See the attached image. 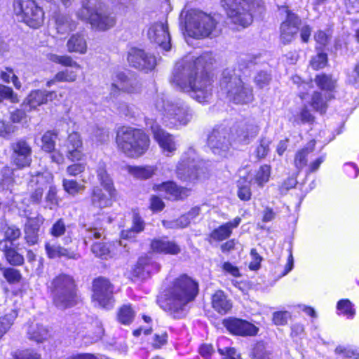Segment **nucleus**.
Returning a JSON list of instances; mask_svg holds the SVG:
<instances>
[{
  "label": "nucleus",
  "instance_id": "nucleus-1",
  "mask_svg": "<svg viewBox=\"0 0 359 359\" xmlns=\"http://www.w3.org/2000/svg\"><path fill=\"white\" fill-rule=\"evenodd\" d=\"M208 55L197 58H185L177 62L170 82L200 103L208 102L212 97V79L205 69Z\"/></svg>",
  "mask_w": 359,
  "mask_h": 359
},
{
  "label": "nucleus",
  "instance_id": "nucleus-2",
  "mask_svg": "<svg viewBox=\"0 0 359 359\" xmlns=\"http://www.w3.org/2000/svg\"><path fill=\"white\" fill-rule=\"evenodd\" d=\"M197 293L198 284L187 275H182L173 281L160 306L173 318H182L187 314V304Z\"/></svg>",
  "mask_w": 359,
  "mask_h": 359
},
{
  "label": "nucleus",
  "instance_id": "nucleus-3",
  "mask_svg": "<svg viewBox=\"0 0 359 359\" xmlns=\"http://www.w3.org/2000/svg\"><path fill=\"white\" fill-rule=\"evenodd\" d=\"M47 287L57 309L65 310L77 304L78 288L72 276L61 273L48 282Z\"/></svg>",
  "mask_w": 359,
  "mask_h": 359
},
{
  "label": "nucleus",
  "instance_id": "nucleus-4",
  "mask_svg": "<svg viewBox=\"0 0 359 359\" xmlns=\"http://www.w3.org/2000/svg\"><path fill=\"white\" fill-rule=\"evenodd\" d=\"M215 16L201 11L191 9L186 15L185 27L188 34L194 38L215 37L221 32Z\"/></svg>",
  "mask_w": 359,
  "mask_h": 359
},
{
  "label": "nucleus",
  "instance_id": "nucleus-5",
  "mask_svg": "<svg viewBox=\"0 0 359 359\" xmlns=\"http://www.w3.org/2000/svg\"><path fill=\"white\" fill-rule=\"evenodd\" d=\"M220 90L229 101L235 104H248L253 100L252 88L245 83L241 75L233 69H225L220 80Z\"/></svg>",
  "mask_w": 359,
  "mask_h": 359
},
{
  "label": "nucleus",
  "instance_id": "nucleus-6",
  "mask_svg": "<svg viewBox=\"0 0 359 359\" xmlns=\"http://www.w3.org/2000/svg\"><path fill=\"white\" fill-rule=\"evenodd\" d=\"M154 107L160 113L163 123L170 127L177 123L185 126L194 116L193 110L182 101L173 103L166 101L163 96H158L155 100Z\"/></svg>",
  "mask_w": 359,
  "mask_h": 359
},
{
  "label": "nucleus",
  "instance_id": "nucleus-7",
  "mask_svg": "<svg viewBox=\"0 0 359 359\" xmlns=\"http://www.w3.org/2000/svg\"><path fill=\"white\" fill-rule=\"evenodd\" d=\"M149 137L142 130L131 128H122L116 136L119 149L130 157H139L144 154L149 146Z\"/></svg>",
  "mask_w": 359,
  "mask_h": 359
},
{
  "label": "nucleus",
  "instance_id": "nucleus-8",
  "mask_svg": "<svg viewBox=\"0 0 359 359\" xmlns=\"http://www.w3.org/2000/svg\"><path fill=\"white\" fill-rule=\"evenodd\" d=\"M13 11L18 20L32 28L43 23L44 12L34 0H13Z\"/></svg>",
  "mask_w": 359,
  "mask_h": 359
},
{
  "label": "nucleus",
  "instance_id": "nucleus-9",
  "mask_svg": "<svg viewBox=\"0 0 359 359\" xmlns=\"http://www.w3.org/2000/svg\"><path fill=\"white\" fill-rule=\"evenodd\" d=\"M222 3L233 24L246 27L252 23L255 6L252 0H222Z\"/></svg>",
  "mask_w": 359,
  "mask_h": 359
},
{
  "label": "nucleus",
  "instance_id": "nucleus-10",
  "mask_svg": "<svg viewBox=\"0 0 359 359\" xmlns=\"http://www.w3.org/2000/svg\"><path fill=\"white\" fill-rule=\"evenodd\" d=\"M279 13L283 19L280 26V40L282 43L286 45L295 38L299 30L302 20L297 14L286 6L280 7Z\"/></svg>",
  "mask_w": 359,
  "mask_h": 359
},
{
  "label": "nucleus",
  "instance_id": "nucleus-11",
  "mask_svg": "<svg viewBox=\"0 0 359 359\" xmlns=\"http://www.w3.org/2000/svg\"><path fill=\"white\" fill-rule=\"evenodd\" d=\"M231 130L219 126L212 130L208 138V145L212 152L219 157H226L232 145Z\"/></svg>",
  "mask_w": 359,
  "mask_h": 359
},
{
  "label": "nucleus",
  "instance_id": "nucleus-12",
  "mask_svg": "<svg viewBox=\"0 0 359 359\" xmlns=\"http://www.w3.org/2000/svg\"><path fill=\"white\" fill-rule=\"evenodd\" d=\"M92 299L95 304L106 309H111L114 304V287L109 279L98 277L93 282Z\"/></svg>",
  "mask_w": 359,
  "mask_h": 359
},
{
  "label": "nucleus",
  "instance_id": "nucleus-13",
  "mask_svg": "<svg viewBox=\"0 0 359 359\" xmlns=\"http://www.w3.org/2000/svg\"><path fill=\"white\" fill-rule=\"evenodd\" d=\"M199 164L194 149H189L182 155L178 163L176 169L177 177L184 182L196 180L198 177Z\"/></svg>",
  "mask_w": 359,
  "mask_h": 359
},
{
  "label": "nucleus",
  "instance_id": "nucleus-14",
  "mask_svg": "<svg viewBox=\"0 0 359 359\" xmlns=\"http://www.w3.org/2000/svg\"><path fill=\"white\" fill-rule=\"evenodd\" d=\"M110 95L116 97L121 92L129 94L137 93L141 90V83L132 73L117 72L111 79Z\"/></svg>",
  "mask_w": 359,
  "mask_h": 359
},
{
  "label": "nucleus",
  "instance_id": "nucleus-15",
  "mask_svg": "<svg viewBox=\"0 0 359 359\" xmlns=\"http://www.w3.org/2000/svg\"><path fill=\"white\" fill-rule=\"evenodd\" d=\"M150 129L162 153L166 156H172L177 149L174 136L161 128L156 122L151 123Z\"/></svg>",
  "mask_w": 359,
  "mask_h": 359
},
{
  "label": "nucleus",
  "instance_id": "nucleus-16",
  "mask_svg": "<svg viewBox=\"0 0 359 359\" xmlns=\"http://www.w3.org/2000/svg\"><path fill=\"white\" fill-rule=\"evenodd\" d=\"M50 173L37 172L32 175L28 182V189L30 190L29 200L34 204H39L41 201L43 191L52 180Z\"/></svg>",
  "mask_w": 359,
  "mask_h": 359
},
{
  "label": "nucleus",
  "instance_id": "nucleus-17",
  "mask_svg": "<svg viewBox=\"0 0 359 359\" xmlns=\"http://www.w3.org/2000/svg\"><path fill=\"white\" fill-rule=\"evenodd\" d=\"M128 61L135 69L145 72L153 70L156 65V59L153 55L138 48L129 51Z\"/></svg>",
  "mask_w": 359,
  "mask_h": 359
},
{
  "label": "nucleus",
  "instance_id": "nucleus-18",
  "mask_svg": "<svg viewBox=\"0 0 359 359\" xmlns=\"http://www.w3.org/2000/svg\"><path fill=\"white\" fill-rule=\"evenodd\" d=\"M229 129L231 130L232 140L241 144H248L259 132L257 126L250 121L238 123Z\"/></svg>",
  "mask_w": 359,
  "mask_h": 359
},
{
  "label": "nucleus",
  "instance_id": "nucleus-19",
  "mask_svg": "<svg viewBox=\"0 0 359 359\" xmlns=\"http://www.w3.org/2000/svg\"><path fill=\"white\" fill-rule=\"evenodd\" d=\"M149 40L158 44L163 50H170V36L166 23L156 22L152 25L148 30Z\"/></svg>",
  "mask_w": 359,
  "mask_h": 359
},
{
  "label": "nucleus",
  "instance_id": "nucleus-20",
  "mask_svg": "<svg viewBox=\"0 0 359 359\" xmlns=\"http://www.w3.org/2000/svg\"><path fill=\"white\" fill-rule=\"evenodd\" d=\"M63 147L65 149L66 157L71 161H79L84 156L83 141L77 132H73L68 135Z\"/></svg>",
  "mask_w": 359,
  "mask_h": 359
},
{
  "label": "nucleus",
  "instance_id": "nucleus-21",
  "mask_svg": "<svg viewBox=\"0 0 359 359\" xmlns=\"http://www.w3.org/2000/svg\"><path fill=\"white\" fill-rule=\"evenodd\" d=\"M13 150L12 159L18 168H24L30 165L32 159V148L24 140H19L11 144Z\"/></svg>",
  "mask_w": 359,
  "mask_h": 359
},
{
  "label": "nucleus",
  "instance_id": "nucleus-22",
  "mask_svg": "<svg viewBox=\"0 0 359 359\" xmlns=\"http://www.w3.org/2000/svg\"><path fill=\"white\" fill-rule=\"evenodd\" d=\"M224 326L236 335L253 336L257 334L258 328L253 324L239 318H229L224 320Z\"/></svg>",
  "mask_w": 359,
  "mask_h": 359
},
{
  "label": "nucleus",
  "instance_id": "nucleus-23",
  "mask_svg": "<svg viewBox=\"0 0 359 359\" xmlns=\"http://www.w3.org/2000/svg\"><path fill=\"white\" fill-rule=\"evenodd\" d=\"M55 97L56 94L54 91L32 90L22 104V107H28L31 111L35 109L38 106L47 103L49 100H53Z\"/></svg>",
  "mask_w": 359,
  "mask_h": 359
},
{
  "label": "nucleus",
  "instance_id": "nucleus-24",
  "mask_svg": "<svg viewBox=\"0 0 359 359\" xmlns=\"http://www.w3.org/2000/svg\"><path fill=\"white\" fill-rule=\"evenodd\" d=\"M160 269L161 265L158 263L148 257H141L133 269V274L137 278L146 279L151 273L158 272Z\"/></svg>",
  "mask_w": 359,
  "mask_h": 359
},
{
  "label": "nucleus",
  "instance_id": "nucleus-25",
  "mask_svg": "<svg viewBox=\"0 0 359 359\" xmlns=\"http://www.w3.org/2000/svg\"><path fill=\"white\" fill-rule=\"evenodd\" d=\"M116 191L114 189V193H104V191L99 187H94L92 189L90 194L91 205L94 208L103 209L110 207L113 203V198L116 197Z\"/></svg>",
  "mask_w": 359,
  "mask_h": 359
},
{
  "label": "nucleus",
  "instance_id": "nucleus-26",
  "mask_svg": "<svg viewBox=\"0 0 359 359\" xmlns=\"http://www.w3.org/2000/svg\"><path fill=\"white\" fill-rule=\"evenodd\" d=\"M151 249L157 253L176 255L180 253L181 248L175 241L165 238H156L151 242Z\"/></svg>",
  "mask_w": 359,
  "mask_h": 359
},
{
  "label": "nucleus",
  "instance_id": "nucleus-27",
  "mask_svg": "<svg viewBox=\"0 0 359 359\" xmlns=\"http://www.w3.org/2000/svg\"><path fill=\"white\" fill-rule=\"evenodd\" d=\"M45 250L47 256L50 259L65 257L69 259H79L81 256L77 252L71 248H66L60 245H51L49 243L45 244Z\"/></svg>",
  "mask_w": 359,
  "mask_h": 359
},
{
  "label": "nucleus",
  "instance_id": "nucleus-28",
  "mask_svg": "<svg viewBox=\"0 0 359 359\" xmlns=\"http://www.w3.org/2000/svg\"><path fill=\"white\" fill-rule=\"evenodd\" d=\"M0 251L4 253L6 260L11 266H18L24 264L23 255L17 251L14 245H11V243L6 241L0 242Z\"/></svg>",
  "mask_w": 359,
  "mask_h": 359
},
{
  "label": "nucleus",
  "instance_id": "nucleus-29",
  "mask_svg": "<svg viewBox=\"0 0 359 359\" xmlns=\"http://www.w3.org/2000/svg\"><path fill=\"white\" fill-rule=\"evenodd\" d=\"M241 219L237 217L233 221L219 226L211 232L210 237L214 241H217L228 238L232 233V229L237 227L241 223Z\"/></svg>",
  "mask_w": 359,
  "mask_h": 359
},
{
  "label": "nucleus",
  "instance_id": "nucleus-30",
  "mask_svg": "<svg viewBox=\"0 0 359 359\" xmlns=\"http://www.w3.org/2000/svg\"><path fill=\"white\" fill-rule=\"evenodd\" d=\"M212 306L219 313L226 314L231 310L232 303L223 291L217 290L212 297Z\"/></svg>",
  "mask_w": 359,
  "mask_h": 359
},
{
  "label": "nucleus",
  "instance_id": "nucleus-31",
  "mask_svg": "<svg viewBox=\"0 0 359 359\" xmlns=\"http://www.w3.org/2000/svg\"><path fill=\"white\" fill-rule=\"evenodd\" d=\"M156 189L160 191H165L174 199H181L187 196L189 189L178 187L175 182L168 181L156 186Z\"/></svg>",
  "mask_w": 359,
  "mask_h": 359
},
{
  "label": "nucleus",
  "instance_id": "nucleus-32",
  "mask_svg": "<svg viewBox=\"0 0 359 359\" xmlns=\"http://www.w3.org/2000/svg\"><path fill=\"white\" fill-rule=\"evenodd\" d=\"M332 97L331 93L323 94L320 92L315 91L311 96L310 104L314 110L323 114L326 111L327 101L330 100Z\"/></svg>",
  "mask_w": 359,
  "mask_h": 359
},
{
  "label": "nucleus",
  "instance_id": "nucleus-33",
  "mask_svg": "<svg viewBox=\"0 0 359 359\" xmlns=\"http://www.w3.org/2000/svg\"><path fill=\"white\" fill-rule=\"evenodd\" d=\"M314 147L315 141H311L306 147L296 152L294 165L298 172H300L307 165V156L313 151Z\"/></svg>",
  "mask_w": 359,
  "mask_h": 359
},
{
  "label": "nucleus",
  "instance_id": "nucleus-34",
  "mask_svg": "<svg viewBox=\"0 0 359 359\" xmlns=\"http://www.w3.org/2000/svg\"><path fill=\"white\" fill-rule=\"evenodd\" d=\"M67 47L69 52L84 54L87 50L86 41L83 34H73L67 41Z\"/></svg>",
  "mask_w": 359,
  "mask_h": 359
},
{
  "label": "nucleus",
  "instance_id": "nucleus-35",
  "mask_svg": "<svg viewBox=\"0 0 359 359\" xmlns=\"http://www.w3.org/2000/svg\"><path fill=\"white\" fill-rule=\"evenodd\" d=\"M97 179L106 192L112 194L114 193V184L110 176L106 170V165L104 163H100L97 169Z\"/></svg>",
  "mask_w": 359,
  "mask_h": 359
},
{
  "label": "nucleus",
  "instance_id": "nucleus-36",
  "mask_svg": "<svg viewBox=\"0 0 359 359\" xmlns=\"http://www.w3.org/2000/svg\"><path fill=\"white\" fill-rule=\"evenodd\" d=\"M28 338L38 343L46 340L49 337L46 327L39 324L31 325L27 330Z\"/></svg>",
  "mask_w": 359,
  "mask_h": 359
},
{
  "label": "nucleus",
  "instance_id": "nucleus-37",
  "mask_svg": "<svg viewBox=\"0 0 359 359\" xmlns=\"http://www.w3.org/2000/svg\"><path fill=\"white\" fill-rule=\"evenodd\" d=\"M128 172L135 177L140 180H146L152 177L156 170V168L151 165L127 167Z\"/></svg>",
  "mask_w": 359,
  "mask_h": 359
},
{
  "label": "nucleus",
  "instance_id": "nucleus-38",
  "mask_svg": "<svg viewBox=\"0 0 359 359\" xmlns=\"http://www.w3.org/2000/svg\"><path fill=\"white\" fill-rule=\"evenodd\" d=\"M56 29L61 34H65L76 29V24L68 15L58 14L55 18Z\"/></svg>",
  "mask_w": 359,
  "mask_h": 359
},
{
  "label": "nucleus",
  "instance_id": "nucleus-39",
  "mask_svg": "<svg viewBox=\"0 0 359 359\" xmlns=\"http://www.w3.org/2000/svg\"><path fill=\"white\" fill-rule=\"evenodd\" d=\"M315 82L318 88L325 90L326 93L332 92L337 85V80L333 79L332 76L322 74H318L315 78Z\"/></svg>",
  "mask_w": 359,
  "mask_h": 359
},
{
  "label": "nucleus",
  "instance_id": "nucleus-40",
  "mask_svg": "<svg viewBox=\"0 0 359 359\" xmlns=\"http://www.w3.org/2000/svg\"><path fill=\"white\" fill-rule=\"evenodd\" d=\"M228 344L229 339L225 337L218 339L217 349L219 354L223 356V359H238L239 355L235 348L225 346Z\"/></svg>",
  "mask_w": 359,
  "mask_h": 359
},
{
  "label": "nucleus",
  "instance_id": "nucleus-41",
  "mask_svg": "<svg viewBox=\"0 0 359 359\" xmlns=\"http://www.w3.org/2000/svg\"><path fill=\"white\" fill-rule=\"evenodd\" d=\"M62 187L66 193L72 196L81 194L84 191L86 187L72 179L64 178L62 180Z\"/></svg>",
  "mask_w": 359,
  "mask_h": 359
},
{
  "label": "nucleus",
  "instance_id": "nucleus-42",
  "mask_svg": "<svg viewBox=\"0 0 359 359\" xmlns=\"http://www.w3.org/2000/svg\"><path fill=\"white\" fill-rule=\"evenodd\" d=\"M17 316V310L13 309L9 313L0 318V339L11 328Z\"/></svg>",
  "mask_w": 359,
  "mask_h": 359
},
{
  "label": "nucleus",
  "instance_id": "nucleus-43",
  "mask_svg": "<svg viewBox=\"0 0 359 359\" xmlns=\"http://www.w3.org/2000/svg\"><path fill=\"white\" fill-rule=\"evenodd\" d=\"M57 133L55 131H46L41 137L42 149L46 152H52L55 149V140Z\"/></svg>",
  "mask_w": 359,
  "mask_h": 359
},
{
  "label": "nucleus",
  "instance_id": "nucleus-44",
  "mask_svg": "<svg viewBox=\"0 0 359 359\" xmlns=\"http://www.w3.org/2000/svg\"><path fill=\"white\" fill-rule=\"evenodd\" d=\"M144 228V222L139 216L135 215L133 217V225L132 228L129 230L123 231L121 232V236L124 239L132 238L136 233L142 231Z\"/></svg>",
  "mask_w": 359,
  "mask_h": 359
},
{
  "label": "nucleus",
  "instance_id": "nucleus-45",
  "mask_svg": "<svg viewBox=\"0 0 359 359\" xmlns=\"http://www.w3.org/2000/svg\"><path fill=\"white\" fill-rule=\"evenodd\" d=\"M1 271H2L4 278L9 284L18 283L22 278L20 271L15 268L3 267Z\"/></svg>",
  "mask_w": 359,
  "mask_h": 359
},
{
  "label": "nucleus",
  "instance_id": "nucleus-46",
  "mask_svg": "<svg viewBox=\"0 0 359 359\" xmlns=\"http://www.w3.org/2000/svg\"><path fill=\"white\" fill-rule=\"evenodd\" d=\"M271 175V167L269 165L260 166L255 176V182L259 187L269 182Z\"/></svg>",
  "mask_w": 359,
  "mask_h": 359
},
{
  "label": "nucleus",
  "instance_id": "nucleus-47",
  "mask_svg": "<svg viewBox=\"0 0 359 359\" xmlns=\"http://www.w3.org/2000/svg\"><path fill=\"white\" fill-rule=\"evenodd\" d=\"M21 236L20 229L15 226H8L4 230V238L1 240L0 242L6 241L11 243V245H14L13 242L18 240Z\"/></svg>",
  "mask_w": 359,
  "mask_h": 359
},
{
  "label": "nucleus",
  "instance_id": "nucleus-48",
  "mask_svg": "<svg viewBox=\"0 0 359 359\" xmlns=\"http://www.w3.org/2000/svg\"><path fill=\"white\" fill-rule=\"evenodd\" d=\"M8 100L11 103L19 102V98L11 87L0 84V102Z\"/></svg>",
  "mask_w": 359,
  "mask_h": 359
},
{
  "label": "nucleus",
  "instance_id": "nucleus-49",
  "mask_svg": "<svg viewBox=\"0 0 359 359\" xmlns=\"http://www.w3.org/2000/svg\"><path fill=\"white\" fill-rule=\"evenodd\" d=\"M134 318V311L130 305L123 306L118 313V319L124 325L130 324Z\"/></svg>",
  "mask_w": 359,
  "mask_h": 359
},
{
  "label": "nucleus",
  "instance_id": "nucleus-50",
  "mask_svg": "<svg viewBox=\"0 0 359 359\" xmlns=\"http://www.w3.org/2000/svg\"><path fill=\"white\" fill-rule=\"evenodd\" d=\"M252 359H272L271 353L266 350L262 342L255 344L251 353Z\"/></svg>",
  "mask_w": 359,
  "mask_h": 359
},
{
  "label": "nucleus",
  "instance_id": "nucleus-51",
  "mask_svg": "<svg viewBox=\"0 0 359 359\" xmlns=\"http://www.w3.org/2000/svg\"><path fill=\"white\" fill-rule=\"evenodd\" d=\"M13 182V170L8 167H4L0 171V188H8Z\"/></svg>",
  "mask_w": 359,
  "mask_h": 359
},
{
  "label": "nucleus",
  "instance_id": "nucleus-52",
  "mask_svg": "<svg viewBox=\"0 0 359 359\" xmlns=\"http://www.w3.org/2000/svg\"><path fill=\"white\" fill-rule=\"evenodd\" d=\"M352 303L348 299H341L338 302L337 309L348 318H352L355 314Z\"/></svg>",
  "mask_w": 359,
  "mask_h": 359
},
{
  "label": "nucleus",
  "instance_id": "nucleus-53",
  "mask_svg": "<svg viewBox=\"0 0 359 359\" xmlns=\"http://www.w3.org/2000/svg\"><path fill=\"white\" fill-rule=\"evenodd\" d=\"M49 59L52 62L59 63L65 66L74 67L77 69H80V65L68 55H57L52 54L49 56Z\"/></svg>",
  "mask_w": 359,
  "mask_h": 359
},
{
  "label": "nucleus",
  "instance_id": "nucleus-54",
  "mask_svg": "<svg viewBox=\"0 0 359 359\" xmlns=\"http://www.w3.org/2000/svg\"><path fill=\"white\" fill-rule=\"evenodd\" d=\"M13 359H41V355L32 349H22L15 351Z\"/></svg>",
  "mask_w": 359,
  "mask_h": 359
},
{
  "label": "nucleus",
  "instance_id": "nucleus-55",
  "mask_svg": "<svg viewBox=\"0 0 359 359\" xmlns=\"http://www.w3.org/2000/svg\"><path fill=\"white\" fill-rule=\"evenodd\" d=\"M66 224L63 219H57L50 229V233L55 238L63 236L66 232Z\"/></svg>",
  "mask_w": 359,
  "mask_h": 359
},
{
  "label": "nucleus",
  "instance_id": "nucleus-56",
  "mask_svg": "<svg viewBox=\"0 0 359 359\" xmlns=\"http://www.w3.org/2000/svg\"><path fill=\"white\" fill-rule=\"evenodd\" d=\"M271 76L265 71L259 72L254 78L256 86L259 88H263L270 83Z\"/></svg>",
  "mask_w": 359,
  "mask_h": 359
},
{
  "label": "nucleus",
  "instance_id": "nucleus-57",
  "mask_svg": "<svg viewBox=\"0 0 359 359\" xmlns=\"http://www.w3.org/2000/svg\"><path fill=\"white\" fill-rule=\"evenodd\" d=\"M104 233V229L102 226H98L95 224L94 226L90 227L86 229V233L84 238V243L87 244L88 241L93 238H100Z\"/></svg>",
  "mask_w": 359,
  "mask_h": 359
},
{
  "label": "nucleus",
  "instance_id": "nucleus-58",
  "mask_svg": "<svg viewBox=\"0 0 359 359\" xmlns=\"http://www.w3.org/2000/svg\"><path fill=\"white\" fill-rule=\"evenodd\" d=\"M76 77L77 75L74 71L66 69L57 73L55 79L58 82H73Z\"/></svg>",
  "mask_w": 359,
  "mask_h": 359
},
{
  "label": "nucleus",
  "instance_id": "nucleus-59",
  "mask_svg": "<svg viewBox=\"0 0 359 359\" xmlns=\"http://www.w3.org/2000/svg\"><path fill=\"white\" fill-rule=\"evenodd\" d=\"M270 141L266 138H262L259 145L255 149V155L257 159L265 158L269 151Z\"/></svg>",
  "mask_w": 359,
  "mask_h": 359
},
{
  "label": "nucleus",
  "instance_id": "nucleus-60",
  "mask_svg": "<svg viewBox=\"0 0 359 359\" xmlns=\"http://www.w3.org/2000/svg\"><path fill=\"white\" fill-rule=\"evenodd\" d=\"M43 222L44 218L40 215H38L34 217H27V221L25 223V228L39 231L40 227L43 224Z\"/></svg>",
  "mask_w": 359,
  "mask_h": 359
},
{
  "label": "nucleus",
  "instance_id": "nucleus-61",
  "mask_svg": "<svg viewBox=\"0 0 359 359\" xmlns=\"http://www.w3.org/2000/svg\"><path fill=\"white\" fill-rule=\"evenodd\" d=\"M45 201L46 203L45 208L53 209L57 204V189L55 187L50 186L49 187L48 191L45 197Z\"/></svg>",
  "mask_w": 359,
  "mask_h": 359
},
{
  "label": "nucleus",
  "instance_id": "nucleus-62",
  "mask_svg": "<svg viewBox=\"0 0 359 359\" xmlns=\"http://www.w3.org/2000/svg\"><path fill=\"white\" fill-rule=\"evenodd\" d=\"M327 62V54L324 53H318L317 55L312 58L311 61V66L314 69H319L325 67Z\"/></svg>",
  "mask_w": 359,
  "mask_h": 359
},
{
  "label": "nucleus",
  "instance_id": "nucleus-63",
  "mask_svg": "<svg viewBox=\"0 0 359 359\" xmlns=\"http://www.w3.org/2000/svg\"><path fill=\"white\" fill-rule=\"evenodd\" d=\"M92 252L98 257L105 258L109 250L106 244L103 243H95L91 247Z\"/></svg>",
  "mask_w": 359,
  "mask_h": 359
},
{
  "label": "nucleus",
  "instance_id": "nucleus-64",
  "mask_svg": "<svg viewBox=\"0 0 359 359\" xmlns=\"http://www.w3.org/2000/svg\"><path fill=\"white\" fill-rule=\"evenodd\" d=\"M86 170V163H76L69 165L66 168V172L68 175L72 177H76L83 173Z\"/></svg>",
  "mask_w": 359,
  "mask_h": 359
}]
</instances>
